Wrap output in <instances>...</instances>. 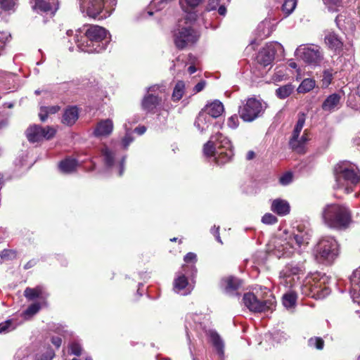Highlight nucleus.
<instances>
[{"label":"nucleus","instance_id":"a211bd4d","mask_svg":"<svg viewBox=\"0 0 360 360\" xmlns=\"http://www.w3.org/2000/svg\"><path fill=\"white\" fill-rule=\"evenodd\" d=\"M113 128L114 125L112 120H102L97 123L94 131V135L96 137H107L112 134Z\"/></svg>","mask_w":360,"mask_h":360},{"label":"nucleus","instance_id":"e2e57ef3","mask_svg":"<svg viewBox=\"0 0 360 360\" xmlns=\"http://www.w3.org/2000/svg\"><path fill=\"white\" fill-rule=\"evenodd\" d=\"M125 162V157H123L120 163V171H119V175L122 176L124 172V165Z\"/></svg>","mask_w":360,"mask_h":360},{"label":"nucleus","instance_id":"7ed1b4c3","mask_svg":"<svg viewBox=\"0 0 360 360\" xmlns=\"http://www.w3.org/2000/svg\"><path fill=\"white\" fill-rule=\"evenodd\" d=\"M203 153L207 157L214 156L218 165L229 162L233 156L231 141L221 133L211 136L210 141L204 145Z\"/></svg>","mask_w":360,"mask_h":360},{"label":"nucleus","instance_id":"1a4fd4ad","mask_svg":"<svg viewBox=\"0 0 360 360\" xmlns=\"http://www.w3.org/2000/svg\"><path fill=\"white\" fill-rule=\"evenodd\" d=\"M82 13L94 19H104L110 15L105 8L104 0H78Z\"/></svg>","mask_w":360,"mask_h":360},{"label":"nucleus","instance_id":"f3484780","mask_svg":"<svg viewBox=\"0 0 360 360\" xmlns=\"http://www.w3.org/2000/svg\"><path fill=\"white\" fill-rule=\"evenodd\" d=\"M32 8L38 12L54 14L58 8V0H30Z\"/></svg>","mask_w":360,"mask_h":360},{"label":"nucleus","instance_id":"9b49d317","mask_svg":"<svg viewBox=\"0 0 360 360\" xmlns=\"http://www.w3.org/2000/svg\"><path fill=\"white\" fill-rule=\"evenodd\" d=\"M295 54L305 63L318 65L323 59L321 48L315 44H303L297 48Z\"/></svg>","mask_w":360,"mask_h":360},{"label":"nucleus","instance_id":"bf43d9fd","mask_svg":"<svg viewBox=\"0 0 360 360\" xmlns=\"http://www.w3.org/2000/svg\"><path fill=\"white\" fill-rule=\"evenodd\" d=\"M205 81H201V82H198L194 86L193 91L195 93H198V92L201 91L205 88Z\"/></svg>","mask_w":360,"mask_h":360},{"label":"nucleus","instance_id":"79ce46f5","mask_svg":"<svg viewBox=\"0 0 360 360\" xmlns=\"http://www.w3.org/2000/svg\"><path fill=\"white\" fill-rule=\"evenodd\" d=\"M308 345L311 348L317 349H322L324 346V341L322 338L319 337L311 338L308 340Z\"/></svg>","mask_w":360,"mask_h":360},{"label":"nucleus","instance_id":"864d4df0","mask_svg":"<svg viewBox=\"0 0 360 360\" xmlns=\"http://www.w3.org/2000/svg\"><path fill=\"white\" fill-rule=\"evenodd\" d=\"M292 180V174L290 172H286L279 179L281 184L285 186L289 184Z\"/></svg>","mask_w":360,"mask_h":360},{"label":"nucleus","instance_id":"393cba45","mask_svg":"<svg viewBox=\"0 0 360 360\" xmlns=\"http://www.w3.org/2000/svg\"><path fill=\"white\" fill-rule=\"evenodd\" d=\"M225 292L229 295H238L236 292L240 285V281L236 277L229 276L222 281Z\"/></svg>","mask_w":360,"mask_h":360},{"label":"nucleus","instance_id":"e433bc0d","mask_svg":"<svg viewBox=\"0 0 360 360\" xmlns=\"http://www.w3.org/2000/svg\"><path fill=\"white\" fill-rule=\"evenodd\" d=\"M185 84L182 81H179L174 89L172 94V99L174 101H179L184 94Z\"/></svg>","mask_w":360,"mask_h":360},{"label":"nucleus","instance_id":"680f3d73","mask_svg":"<svg viewBox=\"0 0 360 360\" xmlns=\"http://www.w3.org/2000/svg\"><path fill=\"white\" fill-rule=\"evenodd\" d=\"M134 131L138 134L142 135V134H143L146 132V128L144 126L139 127H136Z\"/></svg>","mask_w":360,"mask_h":360},{"label":"nucleus","instance_id":"b1692460","mask_svg":"<svg viewBox=\"0 0 360 360\" xmlns=\"http://www.w3.org/2000/svg\"><path fill=\"white\" fill-rule=\"evenodd\" d=\"M271 210L278 215L284 216L290 212V205L285 200L275 199L272 201Z\"/></svg>","mask_w":360,"mask_h":360},{"label":"nucleus","instance_id":"412c9836","mask_svg":"<svg viewBox=\"0 0 360 360\" xmlns=\"http://www.w3.org/2000/svg\"><path fill=\"white\" fill-rule=\"evenodd\" d=\"M310 139L307 130H304L303 134L295 138V142L292 143V139H290L289 143L292 149L298 153H305V146Z\"/></svg>","mask_w":360,"mask_h":360},{"label":"nucleus","instance_id":"09e8293b","mask_svg":"<svg viewBox=\"0 0 360 360\" xmlns=\"http://www.w3.org/2000/svg\"><path fill=\"white\" fill-rule=\"evenodd\" d=\"M333 74L330 70H325L323 73L322 86L327 87L332 81Z\"/></svg>","mask_w":360,"mask_h":360},{"label":"nucleus","instance_id":"37998d69","mask_svg":"<svg viewBox=\"0 0 360 360\" xmlns=\"http://www.w3.org/2000/svg\"><path fill=\"white\" fill-rule=\"evenodd\" d=\"M204 0H185L186 5L182 8L187 14L191 13V10L199 6Z\"/></svg>","mask_w":360,"mask_h":360},{"label":"nucleus","instance_id":"423d86ee","mask_svg":"<svg viewBox=\"0 0 360 360\" xmlns=\"http://www.w3.org/2000/svg\"><path fill=\"white\" fill-rule=\"evenodd\" d=\"M196 18V13H191L179 21L178 28L174 33V44L178 49H183L198 41L199 34L191 27Z\"/></svg>","mask_w":360,"mask_h":360},{"label":"nucleus","instance_id":"9d476101","mask_svg":"<svg viewBox=\"0 0 360 360\" xmlns=\"http://www.w3.org/2000/svg\"><path fill=\"white\" fill-rule=\"evenodd\" d=\"M304 274V269L302 265L288 264L280 273V283L286 288L295 287L301 276Z\"/></svg>","mask_w":360,"mask_h":360},{"label":"nucleus","instance_id":"72a5a7b5","mask_svg":"<svg viewBox=\"0 0 360 360\" xmlns=\"http://www.w3.org/2000/svg\"><path fill=\"white\" fill-rule=\"evenodd\" d=\"M59 110L60 107L58 105L41 107L39 113L41 121L44 122L47 119L49 115L55 114L58 112Z\"/></svg>","mask_w":360,"mask_h":360},{"label":"nucleus","instance_id":"774afa93","mask_svg":"<svg viewBox=\"0 0 360 360\" xmlns=\"http://www.w3.org/2000/svg\"><path fill=\"white\" fill-rule=\"evenodd\" d=\"M356 94L360 97V84L357 86Z\"/></svg>","mask_w":360,"mask_h":360},{"label":"nucleus","instance_id":"4468645a","mask_svg":"<svg viewBox=\"0 0 360 360\" xmlns=\"http://www.w3.org/2000/svg\"><path fill=\"white\" fill-rule=\"evenodd\" d=\"M299 288L302 295L311 297H323L330 292L328 288L322 287L321 283L319 281H315L314 278L306 279Z\"/></svg>","mask_w":360,"mask_h":360},{"label":"nucleus","instance_id":"c85d7f7f","mask_svg":"<svg viewBox=\"0 0 360 360\" xmlns=\"http://www.w3.org/2000/svg\"><path fill=\"white\" fill-rule=\"evenodd\" d=\"M25 297L29 300H33L36 298L45 299V295L42 287L37 286L34 288H27L24 291Z\"/></svg>","mask_w":360,"mask_h":360},{"label":"nucleus","instance_id":"6e6552de","mask_svg":"<svg viewBox=\"0 0 360 360\" xmlns=\"http://www.w3.org/2000/svg\"><path fill=\"white\" fill-rule=\"evenodd\" d=\"M266 108V104L262 101L255 98H248L242 102L238 113L244 122H250L262 116Z\"/></svg>","mask_w":360,"mask_h":360},{"label":"nucleus","instance_id":"ea45409f","mask_svg":"<svg viewBox=\"0 0 360 360\" xmlns=\"http://www.w3.org/2000/svg\"><path fill=\"white\" fill-rule=\"evenodd\" d=\"M104 156L105 163L108 167H112L114 165L115 154L108 148H105L102 150Z\"/></svg>","mask_w":360,"mask_h":360},{"label":"nucleus","instance_id":"6ab92c4d","mask_svg":"<svg viewBox=\"0 0 360 360\" xmlns=\"http://www.w3.org/2000/svg\"><path fill=\"white\" fill-rule=\"evenodd\" d=\"M350 293L354 302L360 304V267L356 269L350 277Z\"/></svg>","mask_w":360,"mask_h":360},{"label":"nucleus","instance_id":"603ef678","mask_svg":"<svg viewBox=\"0 0 360 360\" xmlns=\"http://www.w3.org/2000/svg\"><path fill=\"white\" fill-rule=\"evenodd\" d=\"M15 4V0H0L1 8L4 11L12 10Z\"/></svg>","mask_w":360,"mask_h":360},{"label":"nucleus","instance_id":"c9c22d12","mask_svg":"<svg viewBox=\"0 0 360 360\" xmlns=\"http://www.w3.org/2000/svg\"><path fill=\"white\" fill-rule=\"evenodd\" d=\"M315 86V81L312 79H304L297 88L299 93H306L312 90Z\"/></svg>","mask_w":360,"mask_h":360},{"label":"nucleus","instance_id":"4d7b16f0","mask_svg":"<svg viewBox=\"0 0 360 360\" xmlns=\"http://www.w3.org/2000/svg\"><path fill=\"white\" fill-rule=\"evenodd\" d=\"M184 260L186 263L194 264L197 260L196 255L193 252H188L185 255Z\"/></svg>","mask_w":360,"mask_h":360},{"label":"nucleus","instance_id":"39448f33","mask_svg":"<svg viewBox=\"0 0 360 360\" xmlns=\"http://www.w3.org/2000/svg\"><path fill=\"white\" fill-rule=\"evenodd\" d=\"M336 184L334 188L343 189L346 193L352 191V187L360 181V174L356 165L349 162L338 163L335 169Z\"/></svg>","mask_w":360,"mask_h":360},{"label":"nucleus","instance_id":"0eeeda50","mask_svg":"<svg viewBox=\"0 0 360 360\" xmlns=\"http://www.w3.org/2000/svg\"><path fill=\"white\" fill-rule=\"evenodd\" d=\"M338 244L330 236L321 238L314 248V256L319 263L330 264L338 255Z\"/></svg>","mask_w":360,"mask_h":360},{"label":"nucleus","instance_id":"4c0bfd02","mask_svg":"<svg viewBox=\"0 0 360 360\" xmlns=\"http://www.w3.org/2000/svg\"><path fill=\"white\" fill-rule=\"evenodd\" d=\"M297 6V0H285L282 6V11L285 16L292 13Z\"/></svg>","mask_w":360,"mask_h":360},{"label":"nucleus","instance_id":"de8ad7c7","mask_svg":"<svg viewBox=\"0 0 360 360\" xmlns=\"http://www.w3.org/2000/svg\"><path fill=\"white\" fill-rule=\"evenodd\" d=\"M54 355V352L49 348L44 354H37V360H52Z\"/></svg>","mask_w":360,"mask_h":360},{"label":"nucleus","instance_id":"aec40b11","mask_svg":"<svg viewBox=\"0 0 360 360\" xmlns=\"http://www.w3.org/2000/svg\"><path fill=\"white\" fill-rule=\"evenodd\" d=\"M201 110L204 111L212 119L219 117L224 111V108L221 101L214 100L206 104Z\"/></svg>","mask_w":360,"mask_h":360},{"label":"nucleus","instance_id":"69168bd1","mask_svg":"<svg viewBox=\"0 0 360 360\" xmlns=\"http://www.w3.org/2000/svg\"><path fill=\"white\" fill-rule=\"evenodd\" d=\"M255 154L253 151L250 150L248 152L246 158L248 160H252L255 158Z\"/></svg>","mask_w":360,"mask_h":360},{"label":"nucleus","instance_id":"5701e85b","mask_svg":"<svg viewBox=\"0 0 360 360\" xmlns=\"http://www.w3.org/2000/svg\"><path fill=\"white\" fill-rule=\"evenodd\" d=\"M174 290L176 292L186 295L191 292V288L188 286L187 278L181 274L174 282Z\"/></svg>","mask_w":360,"mask_h":360},{"label":"nucleus","instance_id":"7c9ffc66","mask_svg":"<svg viewBox=\"0 0 360 360\" xmlns=\"http://www.w3.org/2000/svg\"><path fill=\"white\" fill-rule=\"evenodd\" d=\"M325 42L331 49L337 50L342 47V41L334 33H328L325 37Z\"/></svg>","mask_w":360,"mask_h":360},{"label":"nucleus","instance_id":"a18cd8bd","mask_svg":"<svg viewBox=\"0 0 360 360\" xmlns=\"http://www.w3.org/2000/svg\"><path fill=\"white\" fill-rule=\"evenodd\" d=\"M323 1L330 11H336L337 8L342 5L341 0H323Z\"/></svg>","mask_w":360,"mask_h":360},{"label":"nucleus","instance_id":"052dcab7","mask_svg":"<svg viewBox=\"0 0 360 360\" xmlns=\"http://www.w3.org/2000/svg\"><path fill=\"white\" fill-rule=\"evenodd\" d=\"M51 342L53 345H55L57 348H59L62 343V340L59 337H53L51 338Z\"/></svg>","mask_w":360,"mask_h":360},{"label":"nucleus","instance_id":"bb28decb","mask_svg":"<svg viewBox=\"0 0 360 360\" xmlns=\"http://www.w3.org/2000/svg\"><path fill=\"white\" fill-rule=\"evenodd\" d=\"M160 102L161 99H160L157 96L148 94L143 99L142 107L145 110L151 112L160 105Z\"/></svg>","mask_w":360,"mask_h":360},{"label":"nucleus","instance_id":"49530a36","mask_svg":"<svg viewBox=\"0 0 360 360\" xmlns=\"http://www.w3.org/2000/svg\"><path fill=\"white\" fill-rule=\"evenodd\" d=\"M227 126L231 129H236L239 125V118L237 115H233L227 120Z\"/></svg>","mask_w":360,"mask_h":360},{"label":"nucleus","instance_id":"2eb2a0df","mask_svg":"<svg viewBox=\"0 0 360 360\" xmlns=\"http://www.w3.org/2000/svg\"><path fill=\"white\" fill-rule=\"evenodd\" d=\"M274 30V25L270 19L266 18L264 20L261 22L255 30L257 37L251 41L250 45L246 48V49H255V45L257 46L259 44L257 41H262L268 37L272 33Z\"/></svg>","mask_w":360,"mask_h":360},{"label":"nucleus","instance_id":"a19ab883","mask_svg":"<svg viewBox=\"0 0 360 360\" xmlns=\"http://www.w3.org/2000/svg\"><path fill=\"white\" fill-rule=\"evenodd\" d=\"M211 340H212V342L213 345L214 346L216 349L218 351V352L220 354H222L223 349H224V343H223L221 339L220 338V337L219 336V335L217 333H212L211 335Z\"/></svg>","mask_w":360,"mask_h":360},{"label":"nucleus","instance_id":"6e6d98bb","mask_svg":"<svg viewBox=\"0 0 360 360\" xmlns=\"http://www.w3.org/2000/svg\"><path fill=\"white\" fill-rule=\"evenodd\" d=\"M11 38V34L6 32H0V49Z\"/></svg>","mask_w":360,"mask_h":360},{"label":"nucleus","instance_id":"4be33fe9","mask_svg":"<svg viewBox=\"0 0 360 360\" xmlns=\"http://www.w3.org/2000/svg\"><path fill=\"white\" fill-rule=\"evenodd\" d=\"M212 119L204 111L200 110L195 118L194 126L200 132L205 131L212 124Z\"/></svg>","mask_w":360,"mask_h":360},{"label":"nucleus","instance_id":"a878e982","mask_svg":"<svg viewBox=\"0 0 360 360\" xmlns=\"http://www.w3.org/2000/svg\"><path fill=\"white\" fill-rule=\"evenodd\" d=\"M78 117V109L76 107H69L63 113L62 122L66 125L71 126L75 123Z\"/></svg>","mask_w":360,"mask_h":360},{"label":"nucleus","instance_id":"cd10ccee","mask_svg":"<svg viewBox=\"0 0 360 360\" xmlns=\"http://www.w3.org/2000/svg\"><path fill=\"white\" fill-rule=\"evenodd\" d=\"M340 96L338 94H333L327 97L322 104V108L325 111L334 110L339 105Z\"/></svg>","mask_w":360,"mask_h":360},{"label":"nucleus","instance_id":"3c124183","mask_svg":"<svg viewBox=\"0 0 360 360\" xmlns=\"http://www.w3.org/2000/svg\"><path fill=\"white\" fill-rule=\"evenodd\" d=\"M262 222L265 224H274L277 222V218L271 213H266L262 217Z\"/></svg>","mask_w":360,"mask_h":360},{"label":"nucleus","instance_id":"f03ea898","mask_svg":"<svg viewBox=\"0 0 360 360\" xmlns=\"http://www.w3.org/2000/svg\"><path fill=\"white\" fill-rule=\"evenodd\" d=\"M310 235L307 231L297 229L288 240L276 239L273 254L277 257H289L295 252L301 254L307 247Z\"/></svg>","mask_w":360,"mask_h":360},{"label":"nucleus","instance_id":"338daca9","mask_svg":"<svg viewBox=\"0 0 360 360\" xmlns=\"http://www.w3.org/2000/svg\"><path fill=\"white\" fill-rule=\"evenodd\" d=\"M188 72H189L191 75H192V74H193L194 72H195V71H196V68H195L194 65H191V66L188 68Z\"/></svg>","mask_w":360,"mask_h":360},{"label":"nucleus","instance_id":"c03bdc74","mask_svg":"<svg viewBox=\"0 0 360 360\" xmlns=\"http://www.w3.org/2000/svg\"><path fill=\"white\" fill-rule=\"evenodd\" d=\"M41 309V305L39 303H34L30 305L27 309L22 313L25 318L32 316L37 314Z\"/></svg>","mask_w":360,"mask_h":360},{"label":"nucleus","instance_id":"ddd939ff","mask_svg":"<svg viewBox=\"0 0 360 360\" xmlns=\"http://www.w3.org/2000/svg\"><path fill=\"white\" fill-rule=\"evenodd\" d=\"M56 133V130L52 127H42L39 125H34L27 129L26 136L30 142L36 143L44 139L49 140L55 136Z\"/></svg>","mask_w":360,"mask_h":360},{"label":"nucleus","instance_id":"dca6fc26","mask_svg":"<svg viewBox=\"0 0 360 360\" xmlns=\"http://www.w3.org/2000/svg\"><path fill=\"white\" fill-rule=\"evenodd\" d=\"M276 46H280L278 44H267L258 53L257 56V62L263 66L270 65L274 59L276 53Z\"/></svg>","mask_w":360,"mask_h":360},{"label":"nucleus","instance_id":"473e14b6","mask_svg":"<svg viewBox=\"0 0 360 360\" xmlns=\"http://www.w3.org/2000/svg\"><path fill=\"white\" fill-rule=\"evenodd\" d=\"M20 324L15 319L6 320L0 323V333H7L14 329Z\"/></svg>","mask_w":360,"mask_h":360},{"label":"nucleus","instance_id":"58836bf2","mask_svg":"<svg viewBox=\"0 0 360 360\" xmlns=\"http://www.w3.org/2000/svg\"><path fill=\"white\" fill-rule=\"evenodd\" d=\"M296 301V295L295 292H290L283 295V303L286 308L292 307Z\"/></svg>","mask_w":360,"mask_h":360},{"label":"nucleus","instance_id":"f8f14e48","mask_svg":"<svg viewBox=\"0 0 360 360\" xmlns=\"http://www.w3.org/2000/svg\"><path fill=\"white\" fill-rule=\"evenodd\" d=\"M243 302L245 307L254 312L273 311L275 307L274 300L259 301L253 293L250 292L244 295Z\"/></svg>","mask_w":360,"mask_h":360},{"label":"nucleus","instance_id":"20e7f679","mask_svg":"<svg viewBox=\"0 0 360 360\" xmlns=\"http://www.w3.org/2000/svg\"><path fill=\"white\" fill-rule=\"evenodd\" d=\"M321 217L327 226L336 229L347 228L352 221L349 209L338 203L326 205L322 210Z\"/></svg>","mask_w":360,"mask_h":360},{"label":"nucleus","instance_id":"13d9d810","mask_svg":"<svg viewBox=\"0 0 360 360\" xmlns=\"http://www.w3.org/2000/svg\"><path fill=\"white\" fill-rule=\"evenodd\" d=\"M211 233L214 236L216 240L220 243H222V241L221 240L220 236H219V226L212 228L211 229Z\"/></svg>","mask_w":360,"mask_h":360},{"label":"nucleus","instance_id":"2f4dec72","mask_svg":"<svg viewBox=\"0 0 360 360\" xmlns=\"http://www.w3.org/2000/svg\"><path fill=\"white\" fill-rule=\"evenodd\" d=\"M304 123H305L304 115L299 114L297 122L294 127V129H293L292 134V136L290 138V139H292V143H296L295 138L300 135V133L303 129Z\"/></svg>","mask_w":360,"mask_h":360},{"label":"nucleus","instance_id":"0e129e2a","mask_svg":"<svg viewBox=\"0 0 360 360\" xmlns=\"http://www.w3.org/2000/svg\"><path fill=\"white\" fill-rule=\"evenodd\" d=\"M218 13L221 15H225L226 13V8L224 6H220L218 8Z\"/></svg>","mask_w":360,"mask_h":360},{"label":"nucleus","instance_id":"5fc2aeb1","mask_svg":"<svg viewBox=\"0 0 360 360\" xmlns=\"http://www.w3.org/2000/svg\"><path fill=\"white\" fill-rule=\"evenodd\" d=\"M134 141V138L131 134L127 132L124 137L122 140V143L124 149H127L129 145Z\"/></svg>","mask_w":360,"mask_h":360},{"label":"nucleus","instance_id":"8fccbe9b","mask_svg":"<svg viewBox=\"0 0 360 360\" xmlns=\"http://www.w3.org/2000/svg\"><path fill=\"white\" fill-rule=\"evenodd\" d=\"M70 353L75 356H80L82 354V348L81 345L76 342H73L70 345Z\"/></svg>","mask_w":360,"mask_h":360},{"label":"nucleus","instance_id":"f704fd0d","mask_svg":"<svg viewBox=\"0 0 360 360\" xmlns=\"http://www.w3.org/2000/svg\"><path fill=\"white\" fill-rule=\"evenodd\" d=\"M294 86L290 84L283 85L276 90V96L281 99L288 98L293 91Z\"/></svg>","mask_w":360,"mask_h":360},{"label":"nucleus","instance_id":"f257e3e1","mask_svg":"<svg viewBox=\"0 0 360 360\" xmlns=\"http://www.w3.org/2000/svg\"><path fill=\"white\" fill-rule=\"evenodd\" d=\"M105 29L98 25H91L87 28L83 35L77 30L73 40L78 49L87 53H100L105 50L110 41Z\"/></svg>","mask_w":360,"mask_h":360},{"label":"nucleus","instance_id":"c756f323","mask_svg":"<svg viewBox=\"0 0 360 360\" xmlns=\"http://www.w3.org/2000/svg\"><path fill=\"white\" fill-rule=\"evenodd\" d=\"M77 167V162L72 158H66L61 161L59 165V168L63 173H71L74 172Z\"/></svg>","mask_w":360,"mask_h":360}]
</instances>
